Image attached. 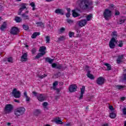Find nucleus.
<instances>
[{"label":"nucleus","instance_id":"obj_53","mask_svg":"<svg viewBox=\"0 0 126 126\" xmlns=\"http://www.w3.org/2000/svg\"><path fill=\"white\" fill-rule=\"evenodd\" d=\"M109 110H110L111 111H113L114 107H113V106H109Z\"/></svg>","mask_w":126,"mask_h":126},{"label":"nucleus","instance_id":"obj_37","mask_svg":"<svg viewBox=\"0 0 126 126\" xmlns=\"http://www.w3.org/2000/svg\"><path fill=\"white\" fill-rule=\"evenodd\" d=\"M112 34L113 38H114L116 40V39H117V36H118V35L117 34V32H112Z\"/></svg>","mask_w":126,"mask_h":126},{"label":"nucleus","instance_id":"obj_7","mask_svg":"<svg viewBox=\"0 0 126 126\" xmlns=\"http://www.w3.org/2000/svg\"><path fill=\"white\" fill-rule=\"evenodd\" d=\"M115 43H117V40L115 37H112L109 42V47L110 49H114L115 47H116Z\"/></svg>","mask_w":126,"mask_h":126},{"label":"nucleus","instance_id":"obj_1","mask_svg":"<svg viewBox=\"0 0 126 126\" xmlns=\"http://www.w3.org/2000/svg\"><path fill=\"white\" fill-rule=\"evenodd\" d=\"M82 9H91L93 3L91 0H82L79 4Z\"/></svg>","mask_w":126,"mask_h":126},{"label":"nucleus","instance_id":"obj_26","mask_svg":"<svg viewBox=\"0 0 126 126\" xmlns=\"http://www.w3.org/2000/svg\"><path fill=\"white\" fill-rule=\"evenodd\" d=\"M72 12L73 17H77V16H79V14H78V13H77L75 10H72Z\"/></svg>","mask_w":126,"mask_h":126},{"label":"nucleus","instance_id":"obj_10","mask_svg":"<svg viewBox=\"0 0 126 126\" xmlns=\"http://www.w3.org/2000/svg\"><path fill=\"white\" fill-rule=\"evenodd\" d=\"M105 82V79L102 77H99L96 80V83L98 85H102V84H104Z\"/></svg>","mask_w":126,"mask_h":126},{"label":"nucleus","instance_id":"obj_16","mask_svg":"<svg viewBox=\"0 0 126 126\" xmlns=\"http://www.w3.org/2000/svg\"><path fill=\"white\" fill-rule=\"evenodd\" d=\"M55 12L57 14H61V15H63V14L64 13L63 12V9H60V8L56 9L55 11Z\"/></svg>","mask_w":126,"mask_h":126},{"label":"nucleus","instance_id":"obj_14","mask_svg":"<svg viewBox=\"0 0 126 126\" xmlns=\"http://www.w3.org/2000/svg\"><path fill=\"white\" fill-rule=\"evenodd\" d=\"M54 122H55V123H56V124L57 125H63V124L60 117H56L54 118Z\"/></svg>","mask_w":126,"mask_h":126},{"label":"nucleus","instance_id":"obj_50","mask_svg":"<svg viewBox=\"0 0 126 126\" xmlns=\"http://www.w3.org/2000/svg\"><path fill=\"white\" fill-rule=\"evenodd\" d=\"M57 63H53L52 64V67H54V68H55V67L57 68Z\"/></svg>","mask_w":126,"mask_h":126},{"label":"nucleus","instance_id":"obj_6","mask_svg":"<svg viewBox=\"0 0 126 126\" xmlns=\"http://www.w3.org/2000/svg\"><path fill=\"white\" fill-rule=\"evenodd\" d=\"M12 94L15 98H20L21 96V94L20 92L17 91V89L15 88L12 92Z\"/></svg>","mask_w":126,"mask_h":126},{"label":"nucleus","instance_id":"obj_29","mask_svg":"<svg viewBox=\"0 0 126 126\" xmlns=\"http://www.w3.org/2000/svg\"><path fill=\"white\" fill-rule=\"evenodd\" d=\"M21 16H22V17L24 18V19L29 20V16L26 15L25 13H23V14H21Z\"/></svg>","mask_w":126,"mask_h":126},{"label":"nucleus","instance_id":"obj_41","mask_svg":"<svg viewBox=\"0 0 126 126\" xmlns=\"http://www.w3.org/2000/svg\"><path fill=\"white\" fill-rule=\"evenodd\" d=\"M7 62H8V63H12V62H13L12 58H11V57L8 58L7 59Z\"/></svg>","mask_w":126,"mask_h":126},{"label":"nucleus","instance_id":"obj_27","mask_svg":"<svg viewBox=\"0 0 126 126\" xmlns=\"http://www.w3.org/2000/svg\"><path fill=\"white\" fill-rule=\"evenodd\" d=\"M45 40L46 41V44H49L50 41H51V37L49 35L45 36Z\"/></svg>","mask_w":126,"mask_h":126},{"label":"nucleus","instance_id":"obj_22","mask_svg":"<svg viewBox=\"0 0 126 126\" xmlns=\"http://www.w3.org/2000/svg\"><path fill=\"white\" fill-rule=\"evenodd\" d=\"M40 35V33L39 32H35L32 35V39H35L37 36H39Z\"/></svg>","mask_w":126,"mask_h":126},{"label":"nucleus","instance_id":"obj_15","mask_svg":"<svg viewBox=\"0 0 126 126\" xmlns=\"http://www.w3.org/2000/svg\"><path fill=\"white\" fill-rule=\"evenodd\" d=\"M85 93V87L84 86H83L82 87V88L81 89V94L79 97L80 100L82 99V98H83V94H84Z\"/></svg>","mask_w":126,"mask_h":126},{"label":"nucleus","instance_id":"obj_55","mask_svg":"<svg viewBox=\"0 0 126 126\" xmlns=\"http://www.w3.org/2000/svg\"><path fill=\"white\" fill-rule=\"evenodd\" d=\"M66 10H67V13H70V8H66Z\"/></svg>","mask_w":126,"mask_h":126},{"label":"nucleus","instance_id":"obj_8","mask_svg":"<svg viewBox=\"0 0 126 126\" xmlns=\"http://www.w3.org/2000/svg\"><path fill=\"white\" fill-rule=\"evenodd\" d=\"M78 25L80 27H83L87 24V20L86 19L81 20L78 21Z\"/></svg>","mask_w":126,"mask_h":126},{"label":"nucleus","instance_id":"obj_11","mask_svg":"<svg viewBox=\"0 0 126 126\" xmlns=\"http://www.w3.org/2000/svg\"><path fill=\"white\" fill-rule=\"evenodd\" d=\"M18 32H19V30H18V28L14 27L11 29L10 33L13 35H16L18 33Z\"/></svg>","mask_w":126,"mask_h":126},{"label":"nucleus","instance_id":"obj_30","mask_svg":"<svg viewBox=\"0 0 126 126\" xmlns=\"http://www.w3.org/2000/svg\"><path fill=\"white\" fill-rule=\"evenodd\" d=\"M126 21V19H120L119 20V21L118 22V24H123V23H125V22Z\"/></svg>","mask_w":126,"mask_h":126},{"label":"nucleus","instance_id":"obj_58","mask_svg":"<svg viewBox=\"0 0 126 126\" xmlns=\"http://www.w3.org/2000/svg\"><path fill=\"white\" fill-rule=\"evenodd\" d=\"M120 15V12L119 11L115 12V15Z\"/></svg>","mask_w":126,"mask_h":126},{"label":"nucleus","instance_id":"obj_44","mask_svg":"<svg viewBox=\"0 0 126 126\" xmlns=\"http://www.w3.org/2000/svg\"><path fill=\"white\" fill-rule=\"evenodd\" d=\"M59 85V82L57 81L54 82L53 84V86H56V87L57 86V85Z\"/></svg>","mask_w":126,"mask_h":126},{"label":"nucleus","instance_id":"obj_42","mask_svg":"<svg viewBox=\"0 0 126 126\" xmlns=\"http://www.w3.org/2000/svg\"><path fill=\"white\" fill-rule=\"evenodd\" d=\"M74 35V32H70L69 33V36L70 37V38H71L72 37V36H73Z\"/></svg>","mask_w":126,"mask_h":126},{"label":"nucleus","instance_id":"obj_33","mask_svg":"<svg viewBox=\"0 0 126 126\" xmlns=\"http://www.w3.org/2000/svg\"><path fill=\"white\" fill-rule=\"evenodd\" d=\"M109 117L111 119H115V118H116V114H115L114 113H110Z\"/></svg>","mask_w":126,"mask_h":126},{"label":"nucleus","instance_id":"obj_64","mask_svg":"<svg viewBox=\"0 0 126 126\" xmlns=\"http://www.w3.org/2000/svg\"><path fill=\"white\" fill-rule=\"evenodd\" d=\"M124 126H126V121H125L124 122Z\"/></svg>","mask_w":126,"mask_h":126},{"label":"nucleus","instance_id":"obj_51","mask_svg":"<svg viewBox=\"0 0 126 126\" xmlns=\"http://www.w3.org/2000/svg\"><path fill=\"white\" fill-rule=\"evenodd\" d=\"M66 17L68 18L69 17H70V13H67L66 14Z\"/></svg>","mask_w":126,"mask_h":126},{"label":"nucleus","instance_id":"obj_3","mask_svg":"<svg viewBox=\"0 0 126 126\" xmlns=\"http://www.w3.org/2000/svg\"><path fill=\"white\" fill-rule=\"evenodd\" d=\"M13 110V106L11 104H6L4 108V111L6 114H10Z\"/></svg>","mask_w":126,"mask_h":126},{"label":"nucleus","instance_id":"obj_9","mask_svg":"<svg viewBox=\"0 0 126 126\" xmlns=\"http://www.w3.org/2000/svg\"><path fill=\"white\" fill-rule=\"evenodd\" d=\"M77 89V86L75 84H72L69 87V92H75L76 90Z\"/></svg>","mask_w":126,"mask_h":126},{"label":"nucleus","instance_id":"obj_24","mask_svg":"<svg viewBox=\"0 0 126 126\" xmlns=\"http://www.w3.org/2000/svg\"><path fill=\"white\" fill-rule=\"evenodd\" d=\"M45 51H46V47L45 46H41L40 47L39 52H41V53H45Z\"/></svg>","mask_w":126,"mask_h":126},{"label":"nucleus","instance_id":"obj_31","mask_svg":"<svg viewBox=\"0 0 126 126\" xmlns=\"http://www.w3.org/2000/svg\"><path fill=\"white\" fill-rule=\"evenodd\" d=\"M43 106L44 110H48V107H47V106H48V102H44L43 103Z\"/></svg>","mask_w":126,"mask_h":126},{"label":"nucleus","instance_id":"obj_63","mask_svg":"<svg viewBox=\"0 0 126 126\" xmlns=\"http://www.w3.org/2000/svg\"><path fill=\"white\" fill-rule=\"evenodd\" d=\"M65 126H70V123L66 124H65Z\"/></svg>","mask_w":126,"mask_h":126},{"label":"nucleus","instance_id":"obj_34","mask_svg":"<svg viewBox=\"0 0 126 126\" xmlns=\"http://www.w3.org/2000/svg\"><path fill=\"white\" fill-rule=\"evenodd\" d=\"M92 19V14H89L87 17V21H90Z\"/></svg>","mask_w":126,"mask_h":126},{"label":"nucleus","instance_id":"obj_54","mask_svg":"<svg viewBox=\"0 0 126 126\" xmlns=\"http://www.w3.org/2000/svg\"><path fill=\"white\" fill-rule=\"evenodd\" d=\"M26 101L27 102H29V101H30V97L28 96H26Z\"/></svg>","mask_w":126,"mask_h":126},{"label":"nucleus","instance_id":"obj_39","mask_svg":"<svg viewBox=\"0 0 126 126\" xmlns=\"http://www.w3.org/2000/svg\"><path fill=\"white\" fill-rule=\"evenodd\" d=\"M23 29H24L25 30H28L29 29V27H28V25H23Z\"/></svg>","mask_w":126,"mask_h":126},{"label":"nucleus","instance_id":"obj_56","mask_svg":"<svg viewBox=\"0 0 126 126\" xmlns=\"http://www.w3.org/2000/svg\"><path fill=\"white\" fill-rule=\"evenodd\" d=\"M14 102H16V103H20V101L17 99H14Z\"/></svg>","mask_w":126,"mask_h":126},{"label":"nucleus","instance_id":"obj_13","mask_svg":"<svg viewBox=\"0 0 126 126\" xmlns=\"http://www.w3.org/2000/svg\"><path fill=\"white\" fill-rule=\"evenodd\" d=\"M37 99L40 102H43V101H45V100H46V97L42 94H40L37 95Z\"/></svg>","mask_w":126,"mask_h":126},{"label":"nucleus","instance_id":"obj_57","mask_svg":"<svg viewBox=\"0 0 126 126\" xmlns=\"http://www.w3.org/2000/svg\"><path fill=\"white\" fill-rule=\"evenodd\" d=\"M109 7H110V8H113V7H114V4H110L109 5Z\"/></svg>","mask_w":126,"mask_h":126},{"label":"nucleus","instance_id":"obj_43","mask_svg":"<svg viewBox=\"0 0 126 126\" xmlns=\"http://www.w3.org/2000/svg\"><path fill=\"white\" fill-rule=\"evenodd\" d=\"M36 52H37V49H36V48H33L32 50V54H35V53H36Z\"/></svg>","mask_w":126,"mask_h":126},{"label":"nucleus","instance_id":"obj_18","mask_svg":"<svg viewBox=\"0 0 126 126\" xmlns=\"http://www.w3.org/2000/svg\"><path fill=\"white\" fill-rule=\"evenodd\" d=\"M45 60V63H49L52 64L54 62V59H52L49 57L44 58Z\"/></svg>","mask_w":126,"mask_h":126},{"label":"nucleus","instance_id":"obj_52","mask_svg":"<svg viewBox=\"0 0 126 126\" xmlns=\"http://www.w3.org/2000/svg\"><path fill=\"white\" fill-rule=\"evenodd\" d=\"M85 70L87 71H89V66H88V65H86V67H85Z\"/></svg>","mask_w":126,"mask_h":126},{"label":"nucleus","instance_id":"obj_35","mask_svg":"<svg viewBox=\"0 0 126 126\" xmlns=\"http://www.w3.org/2000/svg\"><path fill=\"white\" fill-rule=\"evenodd\" d=\"M116 88H117V89H119V90H121V89H123L125 88V86L117 85V86H116Z\"/></svg>","mask_w":126,"mask_h":126},{"label":"nucleus","instance_id":"obj_59","mask_svg":"<svg viewBox=\"0 0 126 126\" xmlns=\"http://www.w3.org/2000/svg\"><path fill=\"white\" fill-rule=\"evenodd\" d=\"M125 99H126V97H121V100L122 101H125Z\"/></svg>","mask_w":126,"mask_h":126},{"label":"nucleus","instance_id":"obj_4","mask_svg":"<svg viewBox=\"0 0 126 126\" xmlns=\"http://www.w3.org/2000/svg\"><path fill=\"white\" fill-rule=\"evenodd\" d=\"M27 5H28V4H27V3H23L20 5V7L18 12V15H21L22 11H23V10H24L25 9L26 10H27Z\"/></svg>","mask_w":126,"mask_h":126},{"label":"nucleus","instance_id":"obj_38","mask_svg":"<svg viewBox=\"0 0 126 126\" xmlns=\"http://www.w3.org/2000/svg\"><path fill=\"white\" fill-rule=\"evenodd\" d=\"M66 21L67 23H69V24H72V23H73V20H71V19H67L66 20Z\"/></svg>","mask_w":126,"mask_h":126},{"label":"nucleus","instance_id":"obj_19","mask_svg":"<svg viewBox=\"0 0 126 126\" xmlns=\"http://www.w3.org/2000/svg\"><path fill=\"white\" fill-rule=\"evenodd\" d=\"M7 26V24H6V22H4L0 28V30H1V31H3L4 29H6Z\"/></svg>","mask_w":126,"mask_h":126},{"label":"nucleus","instance_id":"obj_61","mask_svg":"<svg viewBox=\"0 0 126 126\" xmlns=\"http://www.w3.org/2000/svg\"><path fill=\"white\" fill-rule=\"evenodd\" d=\"M32 94H33V95H34V96H37V93H36L35 92H33Z\"/></svg>","mask_w":126,"mask_h":126},{"label":"nucleus","instance_id":"obj_60","mask_svg":"<svg viewBox=\"0 0 126 126\" xmlns=\"http://www.w3.org/2000/svg\"><path fill=\"white\" fill-rule=\"evenodd\" d=\"M24 96H25V97L28 96V95H27V93L26 92H25L24 93Z\"/></svg>","mask_w":126,"mask_h":126},{"label":"nucleus","instance_id":"obj_23","mask_svg":"<svg viewBox=\"0 0 126 126\" xmlns=\"http://www.w3.org/2000/svg\"><path fill=\"white\" fill-rule=\"evenodd\" d=\"M104 65L106 66L107 70H111V69H112V67H111V64L108 63H105Z\"/></svg>","mask_w":126,"mask_h":126},{"label":"nucleus","instance_id":"obj_21","mask_svg":"<svg viewBox=\"0 0 126 126\" xmlns=\"http://www.w3.org/2000/svg\"><path fill=\"white\" fill-rule=\"evenodd\" d=\"M91 71H88L87 72V76L89 78H90V79H94V76L93 75L91 74Z\"/></svg>","mask_w":126,"mask_h":126},{"label":"nucleus","instance_id":"obj_12","mask_svg":"<svg viewBox=\"0 0 126 126\" xmlns=\"http://www.w3.org/2000/svg\"><path fill=\"white\" fill-rule=\"evenodd\" d=\"M27 57H28V54L27 53H24L22 56L21 57V62H26L28 60V58H27Z\"/></svg>","mask_w":126,"mask_h":126},{"label":"nucleus","instance_id":"obj_25","mask_svg":"<svg viewBox=\"0 0 126 126\" xmlns=\"http://www.w3.org/2000/svg\"><path fill=\"white\" fill-rule=\"evenodd\" d=\"M35 116H39L40 114H41V110L40 109H36L34 113Z\"/></svg>","mask_w":126,"mask_h":126},{"label":"nucleus","instance_id":"obj_47","mask_svg":"<svg viewBox=\"0 0 126 126\" xmlns=\"http://www.w3.org/2000/svg\"><path fill=\"white\" fill-rule=\"evenodd\" d=\"M30 5H31L32 7H35V3H34V2H32L30 4Z\"/></svg>","mask_w":126,"mask_h":126},{"label":"nucleus","instance_id":"obj_20","mask_svg":"<svg viewBox=\"0 0 126 126\" xmlns=\"http://www.w3.org/2000/svg\"><path fill=\"white\" fill-rule=\"evenodd\" d=\"M46 54V52H41V53H39L36 56H35V59H40L41 57H43L44 55Z\"/></svg>","mask_w":126,"mask_h":126},{"label":"nucleus","instance_id":"obj_46","mask_svg":"<svg viewBox=\"0 0 126 126\" xmlns=\"http://www.w3.org/2000/svg\"><path fill=\"white\" fill-rule=\"evenodd\" d=\"M36 24H37V26H42V25H43V23L42 22H37L36 23Z\"/></svg>","mask_w":126,"mask_h":126},{"label":"nucleus","instance_id":"obj_36","mask_svg":"<svg viewBox=\"0 0 126 126\" xmlns=\"http://www.w3.org/2000/svg\"><path fill=\"white\" fill-rule=\"evenodd\" d=\"M38 77H39V78H41V79H43V78H44V77H46L47 76V75H46L45 74H43V75H38Z\"/></svg>","mask_w":126,"mask_h":126},{"label":"nucleus","instance_id":"obj_17","mask_svg":"<svg viewBox=\"0 0 126 126\" xmlns=\"http://www.w3.org/2000/svg\"><path fill=\"white\" fill-rule=\"evenodd\" d=\"M123 60H124V55H121L118 56V59L117 60V63H121Z\"/></svg>","mask_w":126,"mask_h":126},{"label":"nucleus","instance_id":"obj_5","mask_svg":"<svg viewBox=\"0 0 126 126\" xmlns=\"http://www.w3.org/2000/svg\"><path fill=\"white\" fill-rule=\"evenodd\" d=\"M112 15V11L106 9L103 12V16L106 20H108L109 17H111Z\"/></svg>","mask_w":126,"mask_h":126},{"label":"nucleus","instance_id":"obj_40","mask_svg":"<svg viewBox=\"0 0 126 126\" xmlns=\"http://www.w3.org/2000/svg\"><path fill=\"white\" fill-rule=\"evenodd\" d=\"M119 43V44H118V47H120L121 48H122V47L124 46V43H123V41H120Z\"/></svg>","mask_w":126,"mask_h":126},{"label":"nucleus","instance_id":"obj_48","mask_svg":"<svg viewBox=\"0 0 126 126\" xmlns=\"http://www.w3.org/2000/svg\"><path fill=\"white\" fill-rule=\"evenodd\" d=\"M65 30V29L64 28H61L60 29V33H63V32H64V31Z\"/></svg>","mask_w":126,"mask_h":126},{"label":"nucleus","instance_id":"obj_2","mask_svg":"<svg viewBox=\"0 0 126 126\" xmlns=\"http://www.w3.org/2000/svg\"><path fill=\"white\" fill-rule=\"evenodd\" d=\"M25 112V108L23 107H21L16 109L14 113V115H15L16 117H19L20 116H22Z\"/></svg>","mask_w":126,"mask_h":126},{"label":"nucleus","instance_id":"obj_45","mask_svg":"<svg viewBox=\"0 0 126 126\" xmlns=\"http://www.w3.org/2000/svg\"><path fill=\"white\" fill-rule=\"evenodd\" d=\"M123 115H126V107H125L124 108H123Z\"/></svg>","mask_w":126,"mask_h":126},{"label":"nucleus","instance_id":"obj_62","mask_svg":"<svg viewBox=\"0 0 126 126\" xmlns=\"http://www.w3.org/2000/svg\"><path fill=\"white\" fill-rule=\"evenodd\" d=\"M102 126H109L108 124H103Z\"/></svg>","mask_w":126,"mask_h":126},{"label":"nucleus","instance_id":"obj_28","mask_svg":"<svg viewBox=\"0 0 126 126\" xmlns=\"http://www.w3.org/2000/svg\"><path fill=\"white\" fill-rule=\"evenodd\" d=\"M15 20L16 22H17L18 23H20V22H21L22 19L20 17H15Z\"/></svg>","mask_w":126,"mask_h":126},{"label":"nucleus","instance_id":"obj_49","mask_svg":"<svg viewBox=\"0 0 126 126\" xmlns=\"http://www.w3.org/2000/svg\"><path fill=\"white\" fill-rule=\"evenodd\" d=\"M62 65L59 64L57 66L56 68H57L58 69H62Z\"/></svg>","mask_w":126,"mask_h":126},{"label":"nucleus","instance_id":"obj_32","mask_svg":"<svg viewBox=\"0 0 126 126\" xmlns=\"http://www.w3.org/2000/svg\"><path fill=\"white\" fill-rule=\"evenodd\" d=\"M64 40H65V37H64V36H61L58 38V41L60 42H62V41H64Z\"/></svg>","mask_w":126,"mask_h":126}]
</instances>
